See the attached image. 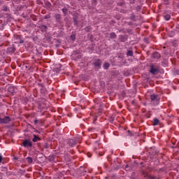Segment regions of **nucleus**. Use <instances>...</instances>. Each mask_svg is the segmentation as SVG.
<instances>
[{
  "instance_id": "obj_27",
  "label": "nucleus",
  "mask_w": 179,
  "mask_h": 179,
  "mask_svg": "<svg viewBox=\"0 0 179 179\" xmlns=\"http://www.w3.org/2000/svg\"><path fill=\"white\" fill-rule=\"evenodd\" d=\"M14 160H17V157H15V158H14Z\"/></svg>"
},
{
  "instance_id": "obj_28",
  "label": "nucleus",
  "mask_w": 179,
  "mask_h": 179,
  "mask_svg": "<svg viewBox=\"0 0 179 179\" xmlns=\"http://www.w3.org/2000/svg\"><path fill=\"white\" fill-rule=\"evenodd\" d=\"M141 166H143V162H141Z\"/></svg>"
},
{
  "instance_id": "obj_24",
  "label": "nucleus",
  "mask_w": 179,
  "mask_h": 179,
  "mask_svg": "<svg viewBox=\"0 0 179 179\" xmlns=\"http://www.w3.org/2000/svg\"><path fill=\"white\" fill-rule=\"evenodd\" d=\"M3 158L0 157V163H2Z\"/></svg>"
},
{
  "instance_id": "obj_14",
  "label": "nucleus",
  "mask_w": 179,
  "mask_h": 179,
  "mask_svg": "<svg viewBox=\"0 0 179 179\" xmlns=\"http://www.w3.org/2000/svg\"><path fill=\"white\" fill-rule=\"evenodd\" d=\"M115 37H117V35L115 34V33L112 32L110 34V38H115Z\"/></svg>"
},
{
  "instance_id": "obj_11",
  "label": "nucleus",
  "mask_w": 179,
  "mask_h": 179,
  "mask_svg": "<svg viewBox=\"0 0 179 179\" xmlns=\"http://www.w3.org/2000/svg\"><path fill=\"white\" fill-rule=\"evenodd\" d=\"M155 150H156V148H151L149 149L148 152H149V153H152L153 155V153H155L154 152H155Z\"/></svg>"
},
{
  "instance_id": "obj_4",
  "label": "nucleus",
  "mask_w": 179,
  "mask_h": 179,
  "mask_svg": "<svg viewBox=\"0 0 179 179\" xmlns=\"http://www.w3.org/2000/svg\"><path fill=\"white\" fill-rule=\"evenodd\" d=\"M94 66L97 68H100V66H101V62L100 61V59H96L94 60Z\"/></svg>"
},
{
  "instance_id": "obj_29",
  "label": "nucleus",
  "mask_w": 179,
  "mask_h": 179,
  "mask_svg": "<svg viewBox=\"0 0 179 179\" xmlns=\"http://www.w3.org/2000/svg\"><path fill=\"white\" fill-rule=\"evenodd\" d=\"M125 169H128V165H126V166H125Z\"/></svg>"
},
{
  "instance_id": "obj_6",
  "label": "nucleus",
  "mask_w": 179,
  "mask_h": 179,
  "mask_svg": "<svg viewBox=\"0 0 179 179\" xmlns=\"http://www.w3.org/2000/svg\"><path fill=\"white\" fill-rule=\"evenodd\" d=\"M150 72V73H152V75H155L156 72H157V69L155 68L153 66H151Z\"/></svg>"
},
{
  "instance_id": "obj_20",
  "label": "nucleus",
  "mask_w": 179,
  "mask_h": 179,
  "mask_svg": "<svg viewBox=\"0 0 179 179\" xmlns=\"http://www.w3.org/2000/svg\"><path fill=\"white\" fill-rule=\"evenodd\" d=\"M127 55H129V57H131V55H132V51L129 50V51L127 52Z\"/></svg>"
},
{
  "instance_id": "obj_17",
  "label": "nucleus",
  "mask_w": 179,
  "mask_h": 179,
  "mask_svg": "<svg viewBox=\"0 0 179 179\" xmlns=\"http://www.w3.org/2000/svg\"><path fill=\"white\" fill-rule=\"evenodd\" d=\"M46 159H48V160L49 162H54V160H55V158H54V157H48V158H46Z\"/></svg>"
},
{
  "instance_id": "obj_19",
  "label": "nucleus",
  "mask_w": 179,
  "mask_h": 179,
  "mask_svg": "<svg viewBox=\"0 0 179 179\" xmlns=\"http://www.w3.org/2000/svg\"><path fill=\"white\" fill-rule=\"evenodd\" d=\"M71 40H73V41H74L75 38H76V36H75V34H72L71 36Z\"/></svg>"
},
{
  "instance_id": "obj_15",
  "label": "nucleus",
  "mask_w": 179,
  "mask_h": 179,
  "mask_svg": "<svg viewBox=\"0 0 179 179\" xmlns=\"http://www.w3.org/2000/svg\"><path fill=\"white\" fill-rule=\"evenodd\" d=\"M40 139V138L37 137V136H34L33 138V142H37Z\"/></svg>"
},
{
  "instance_id": "obj_5",
  "label": "nucleus",
  "mask_w": 179,
  "mask_h": 179,
  "mask_svg": "<svg viewBox=\"0 0 179 179\" xmlns=\"http://www.w3.org/2000/svg\"><path fill=\"white\" fill-rule=\"evenodd\" d=\"M68 144L69 145V146L73 148V146H75V145H76V141H75V140L73 139H70L68 141Z\"/></svg>"
},
{
  "instance_id": "obj_1",
  "label": "nucleus",
  "mask_w": 179,
  "mask_h": 179,
  "mask_svg": "<svg viewBox=\"0 0 179 179\" xmlns=\"http://www.w3.org/2000/svg\"><path fill=\"white\" fill-rule=\"evenodd\" d=\"M150 100L152 104H154L155 106L159 104V101L160 100V97H159V95L152 94L150 96Z\"/></svg>"
},
{
  "instance_id": "obj_32",
  "label": "nucleus",
  "mask_w": 179,
  "mask_h": 179,
  "mask_svg": "<svg viewBox=\"0 0 179 179\" xmlns=\"http://www.w3.org/2000/svg\"><path fill=\"white\" fill-rule=\"evenodd\" d=\"M100 156H103V155H100Z\"/></svg>"
},
{
  "instance_id": "obj_23",
  "label": "nucleus",
  "mask_w": 179,
  "mask_h": 179,
  "mask_svg": "<svg viewBox=\"0 0 179 179\" xmlns=\"http://www.w3.org/2000/svg\"><path fill=\"white\" fill-rule=\"evenodd\" d=\"M20 44H23L24 41L21 39V40L20 41Z\"/></svg>"
},
{
  "instance_id": "obj_3",
  "label": "nucleus",
  "mask_w": 179,
  "mask_h": 179,
  "mask_svg": "<svg viewBox=\"0 0 179 179\" xmlns=\"http://www.w3.org/2000/svg\"><path fill=\"white\" fill-rule=\"evenodd\" d=\"M10 122V118L8 116L5 117L3 119H1V124H9Z\"/></svg>"
},
{
  "instance_id": "obj_31",
  "label": "nucleus",
  "mask_w": 179,
  "mask_h": 179,
  "mask_svg": "<svg viewBox=\"0 0 179 179\" xmlns=\"http://www.w3.org/2000/svg\"><path fill=\"white\" fill-rule=\"evenodd\" d=\"M122 156H124V155H122V154H120Z\"/></svg>"
},
{
  "instance_id": "obj_26",
  "label": "nucleus",
  "mask_w": 179,
  "mask_h": 179,
  "mask_svg": "<svg viewBox=\"0 0 179 179\" xmlns=\"http://www.w3.org/2000/svg\"><path fill=\"white\" fill-rule=\"evenodd\" d=\"M3 155H2V154H0V157H3Z\"/></svg>"
},
{
  "instance_id": "obj_13",
  "label": "nucleus",
  "mask_w": 179,
  "mask_h": 179,
  "mask_svg": "<svg viewBox=\"0 0 179 179\" xmlns=\"http://www.w3.org/2000/svg\"><path fill=\"white\" fill-rule=\"evenodd\" d=\"M141 173L144 177H146L148 176V171H145V170L142 169Z\"/></svg>"
},
{
  "instance_id": "obj_8",
  "label": "nucleus",
  "mask_w": 179,
  "mask_h": 179,
  "mask_svg": "<svg viewBox=\"0 0 179 179\" xmlns=\"http://www.w3.org/2000/svg\"><path fill=\"white\" fill-rule=\"evenodd\" d=\"M160 121L157 118H154L153 120V125H159Z\"/></svg>"
},
{
  "instance_id": "obj_16",
  "label": "nucleus",
  "mask_w": 179,
  "mask_h": 179,
  "mask_svg": "<svg viewBox=\"0 0 179 179\" xmlns=\"http://www.w3.org/2000/svg\"><path fill=\"white\" fill-rule=\"evenodd\" d=\"M170 17H171L170 15H164V19L166 20H170Z\"/></svg>"
},
{
  "instance_id": "obj_12",
  "label": "nucleus",
  "mask_w": 179,
  "mask_h": 179,
  "mask_svg": "<svg viewBox=\"0 0 179 179\" xmlns=\"http://www.w3.org/2000/svg\"><path fill=\"white\" fill-rule=\"evenodd\" d=\"M27 160L29 164L33 163V159L31 157H27Z\"/></svg>"
},
{
  "instance_id": "obj_2",
  "label": "nucleus",
  "mask_w": 179,
  "mask_h": 179,
  "mask_svg": "<svg viewBox=\"0 0 179 179\" xmlns=\"http://www.w3.org/2000/svg\"><path fill=\"white\" fill-rule=\"evenodd\" d=\"M23 146L24 148H31L32 146L31 141L30 140H24L23 141Z\"/></svg>"
},
{
  "instance_id": "obj_21",
  "label": "nucleus",
  "mask_w": 179,
  "mask_h": 179,
  "mask_svg": "<svg viewBox=\"0 0 179 179\" xmlns=\"http://www.w3.org/2000/svg\"><path fill=\"white\" fill-rule=\"evenodd\" d=\"M150 179H156V177L155 176H150Z\"/></svg>"
},
{
  "instance_id": "obj_7",
  "label": "nucleus",
  "mask_w": 179,
  "mask_h": 179,
  "mask_svg": "<svg viewBox=\"0 0 179 179\" xmlns=\"http://www.w3.org/2000/svg\"><path fill=\"white\" fill-rule=\"evenodd\" d=\"M153 58H155V59H159L160 58V54L157 52H155L152 55Z\"/></svg>"
},
{
  "instance_id": "obj_25",
  "label": "nucleus",
  "mask_w": 179,
  "mask_h": 179,
  "mask_svg": "<svg viewBox=\"0 0 179 179\" xmlns=\"http://www.w3.org/2000/svg\"><path fill=\"white\" fill-rule=\"evenodd\" d=\"M88 157H92V155H90V153L88 154Z\"/></svg>"
},
{
  "instance_id": "obj_33",
  "label": "nucleus",
  "mask_w": 179,
  "mask_h": 179,
  "mask_svg": "<svg viewBox=\"0 0 179 179\" xmlns=\"http://www.w3.org/2000/svg\"><path fill=\"white\" fill-rule=\"evenodd\" d=\"M157 179H159V178H157Z\"/></svg>"
},
{
  "instance_id": "obj_10",
  "label": "nucleus",
  "mask_w": 179,
  "mask_h": 179,
  "mask_svg": "<svg viewBox=\"0 0 179 179\" xmlns=\"http://www.w3.org/2000/svg\"><path fill=\"white\" fill-rule=\"evenodd\" d=\"M109 67H110V64H108L107 62L104 63V64H103L104 69H108Z\"/></svg>"
},
{
  "instance_id": "obj_22",
  "label": "nucleus",
  "mask_w": 179,
  "mask_h": 179,
  "mask_svg": "<svg viewBox=\"0 0 179 179\" xmlns=\"http://www.w3.org/2000/svg\"><path fill=\"white\" fill-rule=\"evenodd\" d=\"M74 23H75V24H78V20H76L75 18H74Z\"/></svg>"
},
{
  "instance_id": "obj_30",
  "label": "nucleus",
  "mask_w": 179,
  "mask_h": 179,
  "mask_svg": "<svg viewBox=\"0 0 179 179\" xmlns=\"http://www.w3.org/2000/svg\"><path fill=\"white\" fill-rule=\"evenodd\" d=\"M4 10H8V8H4Z\"/></svg>"
},
{
  "instance_id": "obj_9",
  "label": "nucleus",
  "mask_w": 179,
  "mask_h": 179,
  "mask_svg": "<svg viewBox=\"0 0 179 179\" xmlns=\"http://www.w3.org/2000/svg\"><path fill=\"white\" fill-rule=\"evenodd\" d=\"M40 29L42 31H47V27L45 25H41Z\"/></svg>"
},
{
  "instance_id": "obj_18",
  "label": "nucleus",
  "mask_w": 179,
  "mask_h": 179,
  "mask_svg": "<svg viewBox=\"0 0 179 179\" xmlns=\"http://www.w3.org/2000/svg\"><path fill=\"white\" fill-rule=\"evenodd\" d=\"M62 10H63V13H64V15H66V13H68V9L63 8Z\"/></svg>"
}]
</instances>
